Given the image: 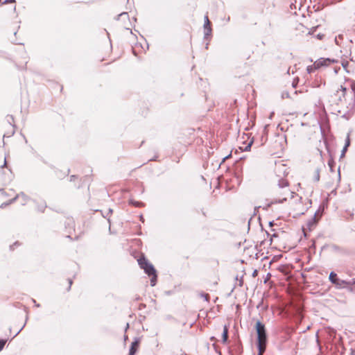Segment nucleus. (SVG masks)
<instances>
[{
    "mask_svg": "<svg viewBox=\"0 0 355 355\" xmlns=\"http://www.w3.org/2000/svg\"><path fill=\"white\" fill-rule=\"evenodd\" d=\"M268 225L270 227H272L275 225L274 220L270 221Z\"/></svg>",
    "mask_w": 355,
    "mask_h": 355,
    "instance_id": "nucleus-46",
    "label": "nucleus"
},
{
    "mask_svg": "<svg viewBox=\"0 0 355 355\" xmlns=\"http://www.w3.org/2000/svg\"><path fill=\"white\" fill-rule=\"evenodd\" d=\"M213 347H214V349H215V351H216V352H218L219 351V350L218 349V346H217L215 343H214V344H213Z\"/></svg>",
    "mask_w": 355,
    "mask_h": 355,
    "instance_id": "nucleus-45",
    "label": "nucleus"
},
{
    "mask_svg": "<svg viewBox=\"0 0 355 355\" xmlns=\"http://www.w3.org/2000/svg\"><path fill=\"white\" fill-rule=\"evenodd\" d=\"M128 355H134V354H131V353H130V352H129Z\"/></svg>",
    "mask_w": 355,
    "mask_h": 355,
    "instance_id": "nucleus-64",
    "label": "nucleus"
},
{
    "mask_svg": "<svg viewBox=\"0 0 355 355\" xmlns=\"http://www.w3.org/2000/svg\"><path fill=\"white\" fill-rule=\"evenodd\" d=\"M217 353H218L219 355H222V353L220 352V351H218Z\"/></svg>",
    "mask_w": 355,
    "mask_h": 355,
    "instance_id": "nucleus-60",
    "label": "nucleus"
},
{
    "mask_svg": "<svg viewBox=\"0 0 355 355\" xmlns=\"http://www.w3.org/2000/svg\"><path fill=\"white\" fill-rule=\"evenodd\" d=\"M19 197V195H17L15 197H14L13 198L9 200L7 202H5L3 203H2L0 206L1 208H4L6 207V206L15 202L17 199Z\"/></svg>",
    "mask_w": 355,
    "mask_h": 355,
    "instance_id": "nucleus-8",
    "label": "nucleus"
},
{
    "mask_svg": "<svg viewBox=\"0 0 355 355\" xmlns=\"http://www.w3.org/2000/svg\"><path fill=\"white\" fill-rule=\"evenodd\" d=\"M200 296L201 297L204 298V300H205V301H207V302H208V301H209V294H207V293H200Z\"/></svg>",
    "mask_w": 355,
    "mask_h": 355,
    "instance_id": "nucleus-23",
    "label": "nucleus"
},
{
    "mask_svg": "<svg viewBox=\"0 0 355 355\" xmlns=\"http://www.w3.org/2000/svg\"><path fill=\"white\" fill-rule=\"evenodd\" d=\"M257 333V342L256 345L258 349H260L261 346H266L268 341V334L265 324L260 320L256 322L254 326Z\"/></svg>",
    "mask_w": 355,
    "mask_h": 355,
    "instance_id": "nucleus-1",
    "label": "nucleus"
},
{
    "mask_svg": "<svg viewBox=\"0 0 355 355\" xmlns=\"http://www.w3.org/2000/svg\"><path fill=\"white\" fill-rule=\"evenodd\" d=\"M6 161L5 160L3 165L1 166V167L3 168L6 165Z\"/></svg>",
    "mask_w": 355,
    "mask_h": 355,
    "instance_id": "nucleus-53",
    "label": "nucleus"
},
{
    "mask_svg": "<svg viewBox=\"0 0 355 355\" xmlns=\"http://www.w3.org/2000/svg\"><path fill=\"white\" fill-rule=\"evenodd\" d=\"M150 277H151V278H150V286H155L156 285V283H157V272L154 273V274H152Z\"/></svg>",
    "mask_w": 355,
    "mask_h": 355,
    "instance_id": "nucleus-11",
    "label": "nucleus"
},
{
    "mask_svg": "<svg viewBox=\"0 0 355 355\" xmlns=\"http://www.w3.org/2000/svg\"><path fill=\"white\" fill-rule=\"evenodd\" d=\"M337 278H338L337 274L335 272L331 271L329 275V282L331 284L335 283L334 282H335L336 279H337Z\"/></svg>",
    "mask_w": 355,
    "mask_h": 355,
    "instance_id": "nucleus-12",
    "label": "nucleus"
},
{
    "mask_svg": "<svg viewBox=\"0 0 355 355\" xmlns=\"http://www.w3.org/2000/svg\"><path fill=\"white\" fill-rule=\"evenodd\" d=\"M292 85H293V87H296L297 83H295V82H293V83H292Z\"/></svg>",
    "mask_w": 355,
    "mask_h": 355,
    "instance_id": "nucleus-50",
    "label": "nucleus"
},
{
    "mask_svg": "<svg viewBox=\"0 0 355 355\" xmlns=\"http://www.w3.org/2000/svg\"><path fill=\"white\" fill-rule=\"evenodd\" d=\"M235 279H236V281H237V279H239V277H238V275H236V276Z\"/></svg>",
    "mask_w": 355,
    "mask_h": 355,
    "instance_id": "nucleus-62",
    "label": "nucleus"
},
{
    "mask_svg": "<svg viewBox=\"0 0 355 355\" xmlns=\"http://www.w3.org/2000/svg\"><path fill=\"white\" fill-rule=\"evenodd\" d=\"M272 204H270V202L268 204H266L265 206L263 207V209L266 211L268 209L269 207H270Z\"/></svg>",
    "mask_w": 355,
    "mask_h": 355,
    "instance_id": "nucleus-34",
    "label": "nucleus"
},
{
    "mask_svg": "<svg viewBox=\"0 0 355 355\" xmlns=\"http://www.w3.org/2000/svg\"><path fill=\"white\" fill-rule=\"evenodd\" d=\"M316 37H317V38L318 40H322L323 37H324V34H321V33H318Z\"/></svg>",
    "mask_w": 355,
    "mask_h": 355,
    "instance_id": "nucleus-37",
    "label": "nucleus"
},
{
    "mask_svg": "<svg viewBox=\"0 0 355 355\" xmlns=\"http://www.w3.org/2000/svg\"><path fill=\"white\" fill-rule=\"evenodd\" d=\"M334 164H335V162H334V161L332 159H331L330 160H329V162H328V165H329V168H330V171H331V172H333V171H334Z\"/></svg>",
    "mask_w": 355,
    "mask_h": 355,
    "instance_id": "nucleus-22",
    "label": "nucleus"
},
{
    "mask_svg": "<svg viewBox=\"0 0 355 355\" xmlns=\"http://www.w3.org/2000/svg\"><path fill=\"white\" fill-rule=\"evenodd\" d=\"M266 349V346H263L260 348V349H258L259 350V353H258V355H261L262 354V352H264Z\"/></svg>",
    "mask_w": 355,
    "mask_h": 355,
    "instance_id": "nucleus-33",
    "label": "nucleus"
},
{
    "mask_svg": "<svg viewBox=\"0 0 355 355\" xmlns=\"http://www.w3.org/2000/svg\"><path fill=\"white\" fill-rule=\"evenodd\" d=\"M234 349L236 350V352L238 353V354H241L242 352V345H241V343L240 341H238L236 344H235V346H234Z\"/></svg>",
    "mask_w": 355,
    "mask_h": 355,
    "instance_id": "nucleus-14",
    "label": "nucleus"
},
{
    "mask_svg": "<svg viewBox=\"0 0 355 355\" xmlns=\"http://www.w3.org/2000/svg\"><path fill=\"white\" fill-rule=\"evenodd\" d=\"M76 178H77V176H76V175H71V177H70V182L74 181V180H75Z\"/></svg>",
    "mask_w": 355,
    "mask_h": 355,
    "instance_id": "nucleus-41",
    "label": "nucleus"
},
{
    "mask_svg": "<svg viewBox=\"0 0 355 355\" xmlns=\"http://www.w3.org/2000/svg\"><path fill=\"white\" fill-rule=\"evenodd\" d=\"M282 98H290V94H289V92H287V91H284L282 93Z\"/></svg>",
    "mask_w": 355,
    "mask_h": 355,
    "instance_id": "nucleus-27",
    "label": "nucleus"
},
{
    "mask_svg": "<svg viewBox=\"0 0 355 355\" xmlns=\"http://www.w3.org/2000/svg\"><path fill=\"white\" fill-rule=\"evenodd\" d=\"M261 206L256 207L254 208V209L256 210L257 209H259V208H261Z\"/></svg>",
    "mask_w": 355,
    "mask_h": 355,
    "instance_id": "nucleus-58",
    "label": "nucleus"
},
{
    "mask_svg": "<svg viewBox=\"0 0 355 355\" xmlns=\"http://www.w3.org/2000/svg\"><path fill=\"white\" fill-rule=\"evenodd\" d=\"M68 282H69V287L67 288V291H69L71 289V286L73 284V281L71 279H69Z\"/></svg>",
    "mask_w": 355,
    "mask_h": 355,
    "instance_id": "nucleus-35",
    "label": "nucleus"
},
{
    "mask_svg": "<svg viewBox=\"0 0 355 355\" xmlns=\"http://www.w3.org/2000/svg\"><path fill=\"white\" fill-rule=\"evenodd\" d=\"M254 141L253 139H252L248 144V145L245 147V148L243 149L244 151H248L250 150L251 148V146L253 144Z\"/></svg>",
    "mask_w": 355,
    "mask_h": 355,
    "instance_id": "nucleus-25",
    "label": "nucleus"
},
{
    "mask_svg": "<svg viewBox=\"0 0 355 355\" xmlns=\"http://www.w3.org/2000/svg\"><path fill=\"white\" fill-rule=\"evenodd\" d=\"M329 63L326 61V58H320L314 62L315 69H319L321 67H327Z\"/></svg>",
    "mask_w": 355,
    "mask_h": 355,
    "instance_id": "nucleus-5",
    "label": "nucleus"
},
{
    "mask_svg": "<svg viewBox=\"0 0 355 355\" xmlns=\"http://www.w3.org/2000/svg\"><path fill=\"white\" fill-rule=\"evenodd\" d=\"M137 261L140 268L143 269L144 272L148 276L156 273L157 270L154 266L145 257H140Z\"/></svg>",
    "mask_w": 355,
    "mask_h": 355,
    "instance_id": "nucleus-2",
    "label": "nucleus"
},
{
    "mask_svg": "<svg viewBox=\"0 0 355 355\" xmlns=\"http://www.w3.org/2000/svg\"><path fill=\"white\" fill-rule=\"evenodd\" d=\"M15 0H4V1L3 2V4L11 3H15Z\"/></svg>",
    "mask_w": 355,
    "mask_h": 355,
    "instance_id": "nucleus-36",
    "label": "nucleus"
},
{
    "mask_svg": "<svg viewBox=\"0 0 355 355\" xmlns=\"http://www.w3.org/2000/svg\"><path fill=\"white\" fill-rule=\"evenodd\" d=\"M208 45H209V44H208V43H207V44H206V45H205L206 49H207V48H208Z\"/></svg>",
    "mask_w": 355,
    "mask_h": 355,
    "instance_id": "nucleus-61",
    "label": "nucleus"
},
{
    "mask_svg": "<svg viewBox=\"0 0 355 355\" xmlns=\"http://www.w3.org/2000/svg\"><path fill=\"white\" fill-rule=\"evenodd\" d=\"M126 17L128 18V12H124L119 14L117 16V20H119L120 17Z\"/></svg>",
    "mask_w": 355,
    "mask_h": 355,
    "instance_id": "nucleus-29",
    "label": "nucleus"
},
{
    "mask_svg": "<svg viewBox=\"0 0 355 355\" xmlns=\"http://www.w3.org/2000/svg\"><path fill=\"white\" fill-rule=\"evenodd\" d=\"M326 61L329 63V65L331 63H335V62H337V60H335V59H331V58H326Z\"/></svg>",
    "mask_w": 355,
    "mask_h": 355,
    "instance_id": "nucleus-30",
    "label": "nucleus"
},
{
    "mask_svg": "<svg viewBox=\"0 0 355 355\" xmlns=\"http://www.w3.org/2000/svg\"><path fill=\"white\" fill-rule=\"evenodd\" d=\"M210 339L212 340H215V337L214 336H211Z\"/></svg>",
    "mask_w": 355,
    "mask_h": 355,
    "instance_id": "nucleus-56",
    "label": "nucleus"
},
{
    "mask_svg": "<svg viewBox=\"0 0 355 355\" xmlns=\"http://www.w3.org/2000/svg\"><path fill=\"white\" fill-rule=\"evenodd\" d=\"M353 94H354V102H353L352 105H351V103L349 104V106H352V108H353L355 106V92H353Z\"/></svg>",
    "mask_w": 355,
    "mask_h": 355,
    "instance_id": "nucleus-39",
    "label": "nucleus"
},
{
    "mask_svg": "<svg viewBox=\"0 0 355 355\" xmlns=\"http://www.w3.org/2000/svg\"><path fill=\"white\" fill-rule=\"evenodd\" d=\"M320 169L319 168H317L315 170L313 180L315 182H318L320 180Z\"/></svg>",
    "mask_w": 355,
    "mask_h": 355,
    "instance_id": "nucleus-18",
    "label": "nucleus"
},
{
    "mask_svg": "<svg viewBox=\"0 0 355 355\" xmlns=\"http://www.w3.org/2000/svg\"><path fill=\"white\" fill-rule=\"evenodd\" d=\"M287 198L286 197L282 198V199H274L270 201V204L272 205H274V204H281V203H283L285 201H286Z\"/></svg>",
    "mask_w": 355,
    "mask_h": 355,
    "instance_id": "nucleus-16",
    "label": "nucleus"
},
{
    "mask_svg": "<svg viewBox=\"0 0 355 355\" xmlns=\"http://www.w3.org/2000/svg\"><path fill=\"white\" fill-rule=\"evenodd\" d=\"M18 245V242H15V243H14V245Z\"/></svg>",
    "mask_w": 355,
    "mask_h": 355,
    "instance_id": "nucleus-63",
    "label": "nucleus"
},
{
    "mask_svg": "<svg viewBox=\"0 0 355 355\" xmlns=\"http://www.w3.org/2000/svg\"><path fill=\"white\" fill-rule=\"evenodd\" d=\"M351 88H352V92H355V83L352 84Z\"/></svg>",
    "mask_w": 355,
    "mask_h": 355,
    "instance_id": "nucleus-43",
    "label": "nucleus"
},
{
    "mask_svg": "<svg viewBox=\"0 0 355 355\" xmlns=\"http://www.w3.org/2000/svg\"><path fill=\"white\" fill-rule=\"evenodd\" d=\"M137 348H134V347H130V349H129V352L132 354H134V355H135V354L137 352Z\"/></svg>",
    "mask_w": 355,
    "mask_h": 355,
    "instance_id": "nucleus-31",
    "label": "nucleus"
},
{
    "mask_svg": "<svg viewBox=\"0 0 355 355\" xmlns=\"http://www.w3.org/2000/svg\"><path fill=\"white\" fill-rule=\"evenodd\" d=\"M340 89L343 92V96H345L346 91H347V88L343 87V85H340Z\"/></svg>",
    "mask_w": 355,
    "mask_h": 355,
    "instance_id": "nucleus-32",
    "label": "nucleus"
},
{
    "mask_svg": "<svg viewBox=\"0 0 355 355\" xmlns=\"http://www.w3.org/2000/svg\"><path fill=\"white\" fill-rule=\"evenodd\" d=\"M257 274V270H254V272H253V276H255Z\"/></svg>",
    "mask_w": 355,
    "mask_h": 355,
    "instance_id": "nucleus-54",
    "label": "nucleus"
},
{
    "mask_svg": "<svg viewBox=\"0 0 355 355\" xmlns=\"http://www.w3.org/2000/svg\"><path fill=\"white\" fill-rule=\"evenodd\" d=\"M316 69H315L314 67V64L313 65H311V66H308L307 67V69H306V71L309 73H311L312 72H313L314 70H315Z\"/></svg>",
    "mask_w": 355,
    "mask_h": 355,
    "instance_id": "nucleus-26",
    "label": "nucleus"
},
{
    "mask_svg": "<svg viewBox=\"0 0 355 355\" xmlns=\"http://www.w3.org/2000/svg\"><path fill=\"white\" fill-rule=\"evenodd\" d=\"M334 282L332 284L335 285L338 289L345 288L349 286V281L343 280L338 277L336 279Z\"/></svg>",
    "mask_w": 355,
    "mask_h": 355,
    "instance_id": "nucleus-4",
    "label": "nucleus"
},
{
    "mask_svg": "<svg viewBox=\"0 0 355 355\" xmlns=\"http://www.w3.org/2000/svg\"><path fill=\"white\" fill-rule=\"evenodd\" d=\"M69 169H67V172H65V173H63V175H62V176L67 175L69 174ZM57 176H58V178H62V175H58V174H57Z\"/></svg>",
    "mask_w": 355,
    "mask_h": 355,
    "instance_id": "nucleus-38",
    "label": "nucleus"
},
{
    "mask_svg": "<svg viewBox=\"0 0 355 355\" xmlns=\"http://www.w3.org/2000/svg\"><path fill=\"white\" fill-rule=\"evenodd\" d=\"M350 145V139H349V137L347 136L346 139H345V146L341 151V154H340V158L345 157V153L346 151L347 150V148Z\"/></svg>",
    "mask_w": 355,
    "mask_h": 355,
    "instance_id": "nucleus-7",
    "label": "nucleus"
},
{
    "mask_svg": "<svg viewBox=\"0 0 355 355\" xmlns=\"http://www.w3.org/2000/svg\"><path fill=\"white\" fill-rule=\"evenodd\" d=\"M46 204L45 202L41 204V205H38L37 206V209L40 212H44L45 209L46 208Z\"/></svg>",
    "mask_w": 355,
    "mask_h": 355,
    "instance_id": "nucleus-19",
    "label": "nucleus"
},
{
    "mask_svg": "<svg viewBox=\"0 0 355 355\" xmlns=\"http://www.w3.org/2000/svg\"><path fill=\"white\" fill-rule=\"evenodd\" d=\"M243 277H241L240 279H239V285L240 286H243Z\"/></svg>",
    "mask_w": 355,
    "mask_h": 355,
    "instance_id": "nucleus-42",
    "label": "nucleus"
},
{
    "mask_svg": "<svg viewBox=\"0 0 355 355\" xmlns=\"http://www.w3.org/2000/svg\"><path fill=\"white\" fill-rule=\"evenodd\" d=\"M129 204L131 205H133L135 207H137L144 206V202H140V201H136V200H135L133 199H130L129 200Z\"/></svg>",
    "mask_w": 355,
    "mask_h": 355,
    "instance_id": "nucleus-10",
    "label": "nucleus"
},
{
    "mask_svg": "<svg viewBox=\"0 0 355 355\" xmlns=\"http://www.w3.org/2000/svg\"><path fill=\"white\" fill-rule=\"evenodd\" d=\"M140 218H141V220L144 221V218H143V216L142 215L140 216Z\"/></svg>",
    "mask_w": 355,
    "mask_h": 355,
    "instance_id": "nucleus-57",
    "label": "nucleus"
},
{
    "mask_svg": "<svg viewBox=\"0 0 355 355\" xmlns=\"http://www.w3.org/2000/svg\"><path fill=\"white\" fill-rule=\"evenodd\" d=\"M339 69H340V68H338V70H339ZM334 71H335V73H338V69H334Z\"/></svg>",
    "mask_w": 355,
    "mask_h": 355,
    "instance_id": "nucleus-55",
    "label": "nucleus"
},
{
    "mask_svg": "<svg viewBox=\"0 0 355 355\" xmlns=\"http://www.w3.org/2000/svg\"><path fill=\"white\" fill-rule=\"evenodd\" d=\"M18 195H19V197L22 198L24 202H27L30 199L24 192H20Z\"/></svg>",
    "mask_w": 355,
    "mask_h": 355,
    "instance_id": "nucleus-21",
    "label": "nucleus"
},
{
    "mask_svg": "<svg viewBox=\"0 0 355 355\" xmlns=\"http://www.w3.org/2000/svg\"><path fill=\"white\" fill-rule=\"evenodd\" d=\"M6 120L9 124H10L12 127H15L14 123V116L11 114H8L6 116Z\"/></svg>",
    "mask_w": 355,
    "mask_h": 355,
    "instance_id": "nucleus-15",
    "label": "nucleus"
},
{
    "mask_svg": "<svg viewBox=\"0 0 355 355\" xmlns=\"http://www.w3.org/2000/svg\"><path fill=\"white\" fill-rule=\"evenodd\" d=\"M204 20H205L204 25H203V27L205 29L204 38L207 39L208 37H209L211 35V31H212L211 23L210 22L207 15L205 16Z\"/></svg>",
    "mask_w": 355,
    "mask_h": 355,
    "instance_id": "nucleus-3",
    "label": "nucleus"
},
{
    "mask_svg": "<svg viewBox=\"0 0 355 355\" xmlns=\"http://www.w3.org/2000/svg\"><path fill=\"white\" fill-rule=\"evenodd\" d=\"M318 214V211H316L314 214V216H313V218L309 220L307 223V226L309 229V230H311V227L315 224L316 223V215Z\"/></svg>",
    "mask_w": 355,
    "mask_h": 355,
    "instance_id": "nucleus-9",
    "label": "nucleus"
},
{
    "mask_svg": "<svg viewBox=\"0 0 355 355\" xmlns=\"http://www.w3.org/2000/svg\"><path fill=\"white\" fill-rule=\"evenodd\" d=\"M139 339L136 338L135 339V340L133 342H132L130 347L137 349L139 347Z\"/></svg>",
    "mask_w": 355,
    "mask_h": 355,
    "instance_id": "nucleus-20",
    "label": "nucleus"
},
{
    "mask_svg": "<svg viewBox=\"0 0 355 355\" xmlns=\"http://www.w3.org/2000/svg\"><path fill=\"white\" fill-rule=\"evenodd\" d=\"M342 66L344 67V68H346L347 66H348V62L346 61L345 62H343L342 63Z\"/></svg>",
    "mask_w": 355,
    "mask_h": 355,
    "instance_id": "nucleus-44",
    "label": "nucleus"
},
{
    "mask_svg": "<svg viewBox=\"0 0 355 355\" xmlns=\"http://www.w3.org/2000/svg\"><path fill=\"white\" fill-rule=\"evenodd\" d=\"M275 237H277V234L275 233L271 235L270 241H272V238H275Z\"/></svg>",
    "mask_w": 355,
    "mask_h": 355,
    "instance_id": "nucleus-47",
    "label": "nucleus"
},
{
    "mask_svg": "<svg viewBox=\"0 0 355 355\" xmlns=\"http://www.w3.org/2000/svg\"><path fill=\"white\" fill-rule=\"evenodd\" d=\"M352 112L351 110H348L347 112L344 113L341 117L346 119V120H349L352 116Z\"/></svg>",
    "mask_w": 355,
    "mask_h": 355,
    "instance_id": "nucleus-17",
    "label": "nucleus"
},
{
    "mask_svg": "<svg viewBox=\"0 0 355 355\" xmlns=\"http://www.w3.org/2000/svg\"><path fill=\"white\" fill-rule=\"evenodd\" d=\"M0 192H1L3 195L7 196L6 193L3 191V189H0Z\"/></svg>",
    "mask_w": 355,
    "mask_h": 355,
    "instance_id": "nucleus-48",
    "label": "nucleus"
},
{
    "mask_svg": "<svg viewBox=\"0 0 355 355\" xmlns=\"http://www.w3.org/2000/svg\"><path fill=\"white\" fill-rule=\"evenodd\" d=\"M355 285V278L349 280V286Z\"/></svg>",
    "mask_w": 355,
    "mask_h": 355,
    "instance_id": "nucleus-40",
    "label": "nucleus"
},
{
    "mask_svg": "<svg viewBox=\"0 0 355 355\" xmlns=\"http://www.w3.org/2000/svg\"><path fill=\"white\" fill-rule=\"evenodd\" d=\"M338 178L340 180V167H338Z\"/></svg>",
    "mask_w": 355,
    "mask_h": 355,
    "instance_id": "nucleus-49",
    "label": "nucleus"
},
{
    "mask_svg": "<svg viewBox=\"0 0 355 355\" xmlns=\"http://www.w3.org/2000/svg\"><path fill=\"white\" fill-rule=\"evenodd\" d=\"M28 318L26 317V322L25 323L23 324V326L18 330V331H17L15 333V334L13 336V338H15L20 332L21 331L24 329V327H25L26 325V320H27Z\"/></svg>",
    "mask_w": 355,
    "mask_h": 355,
    "instance_id": "nucleus-28",
    "label": "nucleus"
},
{
    "mask_svg": "<svg viewBox=\"0 0 355 355\" xmlns=\"http://www.w3.org/2000/svg\"><path fill=\"white\" fill-rule=\"evenodd\" d=\"M6 342V339H0V352L3 349Z\"/></svg>",
    "mask_w": 355,
    "mask_h": 355,
    "instance_id": "nucleus-24",
    "label": "nucleus"
},
{
    "mask_svg": "<svg viewBox=\"0 0 355 355\" xmlns=\"http://www.w3.org/2000/svg\"><path fill=\"white\" fill-rule=\"evenodd\" d=\"M274 114V112H272L270 114V119H272V115Z\"/></svg>",
    "mask_w": 355,
    "mask_h": 355,
    "instance_id": "nucleus-52",
    "label": "nucleus"
},
{
    "mask_svg": "<svg viewBox=\"0 0 355 355\" xmlns=\"http://www.w3.org/2000/svg\"><path fill=\"white\" fill-rule=\"evenodd\" d=\"M278 186L279 188H286L288 187V182L286 180L281 179L279 180Z\"/></svg>",
    "mask_w": 355,
    "mask_h": 355,
    "instance_id": "nucleus-13",
    "label": "nucleus"
},
{
    "mask_svg": "<svg viewBox=\"0 0 355 355\" xmlns=\"http://www.w3.org/2000/svg\"><path fill=\"white\" fill-rule=\"evenodd\" d=\"M112 211H113L112 209L110 208L108 210V214H111V213H112Z\"/></svg>",
    "mask_w": 355,
    "mask_h": 355,
    "instance_id": "nucleus-51",
    "label": "nucleus"
},
{
    "mask_svg": "<svg viewBox=\"0 0 355 355\" xmlns=\"http://www.w3.org/2000/svg\"><path fill=\"white\" fill-rule=\"evenodd\" d=\"M35 306H36L37 307H40V304H35Z\"/></svg>",
    "mask_w": 355,
    "mask_h": 355,
    "instance_id": "nucleus-59",
    "label": "nucleus"
},
{
    "mask_svg": "<svg viewBox=\"0 0 355 355\" xmlns=\"http://www.w3.org/2000/svg\"><path fill=\"white\" fill-rule=\"evenodd\" d=\"M228 333H229L228 327L227 325H224L223 331L222 333V342L224 344L227 343V342L228 340Z\"/></svg>",
    "mask_w": 355,
    "mask_h": 355,
    "instance_id": "nucleus-6",
    "label": "nucleus"
}]
</instances>
